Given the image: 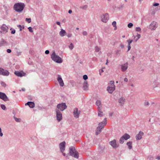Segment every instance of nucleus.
<instances>
[{"label": "nucleus", "instance_id": "f257e3e1", "mask_svg": "<svg viewBox=\"0 0 160 160\" xmlns=\"http://www.w3.org/2000/svg\"><path fill=\"white\" fill-rule=\"evenodd\" d=\"M25 7V4L23 3H15L13 6V9L18 12H21L23 10Z\"/></svg>", "mask_w": 160, "mask_h": 160}, {"label": "nucleus", "instance_id": "f03ea898", "mask_svg": "<svg viewBox=\"0 0 160 160\" xmlns=\"http://www.w3.org/2000/svg\"><path fill=\"white\" fill-rule=\"evenodd\" d=\"M51 58L53 61L57 63H61L62 62V59L58 56L56 55L54 52L51 55Z\"/></svg>", "mask_w": 160, "mask_h": 160}, {"label": "nucleus", "instance_id": "7ed1b4c3", "mask_svg": "<svg viewBox=\"0 0 160 160\" xmlns=\"http://www.w3.org/2000/svg\"><path fill=\"white\" fill-rule=\"evenodd\" d=\"M69 153L70 155L75 158H78L79 157L78 153L74 147H70L69 148Z\"/></svg>", "mask_w": 160, "mask_h": 160}, {"label": "nucleus", "instance_id": "20e7f679", "mask_svg": "<svg viewBox=\"0 0 160 160\" xmlns=\"http://www.w3.org/2000/svg\"><path fill=\"white\" fill-rule=\"evenodd\" d=\"M67 106L65 103L62 102L58 104L57 106V108L56 109H58L60 111H62L66 109Z\"/></svg>", "mask_w": 160, "mask_h": 160}, {"label": "nucleus", "instance_id": "39448f33", "mask_svg": "<svg viewBox=\"0 0 160 160\" xmlns=\"http://www.w3.org/2000/svg\"><path fill=\"white\" fill-rule=\"evenodd\" d=\"M57 120L58 122L60 121L62 119V114L61 111L58 109H56Z\"/></svg>", "mask_w": 160, "mask_h": 160}, {"label": "nucleus", "instance_id": "423d86ee", "mask_svg": "<svg viewBox=\"0 0 160 160\" xmlns=\"http://www.w3.org/2000/svg\"><path fill=\"white\" fill-rule=\"evenodd\" d=\"M0 99L2 100L5 102L9 100L5 93L1 92H0Z\"/></svg>", "mask_w": 160, "mask_h": 160}, {"label": "nucleus", "instance_id": "0eeeda50", "mask_svg": "<svg viewBox=\"0 0 160 160\" xmlns=\"http://www.w3.org/2000/svg\"><path fill=\"white\" fill-rule=\"evenodd\" d=\"M109 143L114 148H116L119 147V144L117 143L116 140L115 139L110 142Z\"/></svg>", "mask_w": 160, "mask_h": 160}, {"label": "nucleus", "instance_id": "6e6552de", "mask_svg": "<svg viewBox=\"0 0 160 160\" xmlns=\"http://www.w3.org/2000/svg\"><path fill=\"white\" fill-rule=\"evenodd\" d=\"M73 113L75 118H78L80 114V111L78 110L77 108H75L73 110Z\"/></svg>", "mask_w": 160, "mask_h": 160}, {"label": "nucleus", "instance_id": "1a4fd4ad", "mask_svg": "<svg viewBox=\"0 0 160 160\" xmlns=\"http://www.w3.org/2000/svg\"><path fill=\"white\" fill-rule=\"evenodd\" d=\"M158 24L157 22L153 21L149 26V28L151 30H155L157 27Z\"/></svg>", "mask_w": 160, "mask_h": 160}, {"label": "nucleus", "instance_id": "9d476101", "mask_svg": "<svg viewBox=\"0 0 160 160\" xmlns=\"http://www.w3.org/2000/svg\"><path fill=\"white\" fill-rule=\"evenodd\" d=\"M66 142L64 141L59 144V146L60 151L62 152H64L65 148Z\"/></svg>", "mask_w": 160, "mask_h": 160}, {"label": "nucleus", "instance_id": "9b49d317", "mask_svg": "<svg viewBox=\"0 0 160 160\" xmlns=\"http://www.w3.org/2000/svg\"><path fill=\"white\" fill-rule=\"evenodd\" d=\"M0 74L3 76H8L9 74V72L7 70L0 68Z\"/></svg>", "mask_w": 160, "mask_h": 160}, {"label": "nucleus", "instance_id": "f8f14e48", "mask_svg": "<svg viewBox=\"0 0 160 160\" xmlns=\"http://www.w3.org/2000/svg\"><path fill=\"white\" fill-rule=\"evenodd\" d=\"M102 21L104 22H106L109 19V15L108 13L103 14L102 17Z\"/></svg>", "mask_w": 160, "mask_h": 160}, {"label": "nucleus", "instance_id": "ddd939ff", "mask_svg": "<svg viewBox=\"0 0 160 160\" xmlns=\"http://www.w3.org/2000/svg\"><path fill=\"white\" fill-rule=\"evenodd\" d=\"M128 63L127 62L121 65V69L122 72H124L126 71L128 68Z\"/></svg>", "mask_w": 160, "mask_h": 160}, {"label": "nucleus", "instance_id": "4468645a", "mask_svg": "<svg viewBox=\"0 0 160 160\" xmlns=\"http://www.w3.org/2000/svg\"><path fill=\"white\" fill-rule=\"evenodd\" d=\"M107 121V118H105L103 120V122H101L99 123L98 127L101 129H102L104 128V126L106 124Z\"/></svg>", "mask_w": 160, "mask_h": 160}, {"label": "nucleus", "instance_id": "2eb2a0df", "mask_svg": "<svg viewBox=\"0 0 160 160\" xmlns=\"http://www.w3.org/2000/svg\"><path fill=\"white\" fill-rule=\"evenodd\" d=\"M57 80L60 86L61 87H63L64 85V83L61 75H58Z\"/></svg>", "mask_w": 160, "mask_h": 160}, {"label": "nucleus", "instance_id": "dca6fc26", "mask_svg": "<svg viewBox=\"0 0 160 160\" xmlns=\"http://www.w3.org/2000/svg\"><path fill=\"white\" fill-rule=\"evenodd\" d=\"M14 74L17 76L22 77L25 75L26 74L22 71H15L14 72Z\"/></svg>", "mask_w": 160, "mask_h": 160}, {"label": "nucleus", "instance_id": "f3484780", "mask_svg": "<svg viewBox=\"0 0 160 160\" xmlns=\"http://www.w3.org/2000/svg\"><path fill=\"white\" fill-rule=\"evenodd\" d=\"M115 86L113 85V86H108L107 88V90L110 93H112V92L115 90Z\"/></svg>", "mask_w": 160, "mask_h": 160}, {"label": "nucleus", "instance_id": "a211bd4d", "mask_svg": "<svg viewBox=\"0 0 160 160\" xmlns=\"http://www.w3.org/2000/svg\"><path fill=\"white\" fill-rule=\"evenodd\" d=\"M143 133L142 132L140 131L138 134H137L136 136V138L137 140L141 139L142 138V136L143 135Z\"/></svg>", "mask_w": 160, "mask_h": 160}, {"label": "nucleus", "instance_id": "6ab92c4d", "mask_svg": "<svg viewBox=\"0 0 160 160\" xmlns=\"http://www.w3.org/2000/svg\"><path fill=\"white\" fill-rule=\"evenodd\" d=\"M8 28L4 24L2 25L1 27V29L2 31H1V33H3V32H8Z\"/></svg>", "mask_w": 160, "mask_h": 160}, {"label": "nucleus", "instance_id": "aec40b11", "mask_svg": "<svg viewBox=\"0 0 160 160\" xmlns=\"http://www.w3.org/2000/svg\"><path fill=\"white\" fill-rule=\"evenodd\" d=\"M125 99L123 97H121L118 99V102L121 104V106H122L124 104Z\"/></svg>", "mask_w": 160, "mask_h": 160}, {"label": "nucleus", "instance_id": "412c9836", "mask_svg": "<svg viewBox=\"0 0 160 160\" xmlns=\"http://www.w3.org/2000/svg\"><path fill=\"white\" fill-rule=\"evenodd\" d=\"M26 105L29 106L30 108H33L35 106V104L33 102H28L25 104Z\"/></svg>", "mask_w": 160, "mask_h": 160}, {"label": "nucleus", "instance_id": "4be33fe9", "mask_svg": "<svg viewBox=\"0 0 160 160\" xmlns=\"http://www.w3.org/2000/svg\"><path fill=\"white\" fill-rule=\"evenodd\" d=\"M98 116L99 117H101L103 116V113L102 111L101 108L99 107H98Z\"/></svg>", "mask_w": 160, "mask_h": 160}, {"label": "nucleus", "instance_id": "5701e85b", "mask_svg": "<svg viewBox=\"0 0 160 160\" xmlns=\"http://www.w3.org/2000/svg\"><path fill=\"white\" fill-rule=\"evenodd\" d=\"M59 35L61 37H63L66 35V32L65 30L62 29H61V31L59 32Z\"/></svg>", "mask_w": 160, "mask_h": 160}, {"label": "nucleus", "instance_id": "b1692460", "mask_svg": "<svg viewBox=\"0 0 160 160\" xmlns=\"http://www.w3.org/2000/svg\"><path fill=\"white\" fill-rule=\"evenodd\" d=\"M122 137L123 138V139H124V140H126L128 139L130 137V136L127 133H125L122 136Z\"/></svg>", "mask_w": 160, "mask_h": 160}, {"label": "nucleus", "instance_id": "393cba45", "mask_svg": "<svg viewBox=\"0 0 160 160\" xmlns=\"http://www.w3.org/2000/svg\"><path fill=\"white\" fill-rule=\"evenodd\" d=\"M88 87V85L87 81H85L83 84V88L84 90H87Z\"/></svg>", "mask_w": 160, "mask_h": 160}, {"label": "nucleus", "instance_id": "a878e982", "mask_svg": "<svg viewBox=\"0 0 160 160\" xmlns=\"http://www.w3.org/2000/svg\"><path fill=\"white\" fill-rule=\"evenodd\" d=\"M102 129H101L100 128L98 127L97 128L96 130L95 134L96 135H98L101 132L102 130Z\"/></svg>", "mask_w": 160, "mask_h": 160}, {"label": "nucleus", "instance_id": "bb28decb", "mask_svg": "<svg viewBox=\"0 0 160 160\" xmlns=\"http://www.w3.org/2000/svg\"><path fill=\"white\" fill-rule=\"evenodd\" d=\"M132 141H129L127 143V145L128 147V148L129 149H131L132 148Z\"/></svg>", "mask_w": 160, "mask_h": 160}, {"label": "nucleus", "instance_id": "cd10ccee", "mask_svg": "<svg viewBox=\"0 0 160 160\" xmlns=\"http://www.w3.org/2000/svg\"><path fill=\"white\" fill-rule=\"evenodd\" d=\"M88 8V6L87 5H84L83 6H82L80 7V8L82 9L83 10H85Z\"/></svg>", "mask_w": 160, "mask_h": 160}, {"label": "nucleus", "instance_id": "c85d7f7f", "mask_svg": "<svg viewBox=\"0 0 160 160\" xmlns=\"http://www.w3.org/2000/svg\"><path fill=\"white\" fill-rule=\"evenodd\" d=\"M0 83H1V84L2 85V87H3L5 88L6 87L7 85L5 82H4L3 81H1Z\"/></svg>", "mask_w": 160, "mask_h": 160}, {"label": "nucleus", "instance_id": "c756f323", "mask_svg": "<svg viewBox=\"0 0 160 160\" xmlns=\"http://www.w3.org/2000/svg\"><path fill=\"white\" fill-rule=\"evenodd\" d=\"M96 104L98 107L101 105V102L100 100H98L96 102Z\"/></svg>", "mask_w": 160, "mask_h": 160}, {"label": "nucleus", "instance_id": "7c9ffc66", "mask_svg": "<svg viewBox=\"0 0 160 160\" xmlns=\"http://www.w3.org/2000/svg\"><path fill=\"white\" fill-rule=\"evenodd\" d=\"M14 118L15 121L17 122H20L21 121V119L20 118H18L14 116Z\"/></svg>", "mask_w": 160, "mask_h": 160}, {"label": "nucleus", "instance_id": "2f4dec72", "mask_svg": "<svg viewBox=\"0 0 160 160\" xmlns=\"http://www.w3.org/2000/svg\"><path fill=\"white\" fill-rule=\"evenodd\" d=\"M124 139L122 136L119 139V142L121 144H122L124 142Z\"/></svg>", "mask_w": 160, "mask_h": 160}, {"label": "nucleus", "instance_id": "473e14b6", "mask_svg": "<svg viewBox=\"0 0 160 160\" xmlns=\"http://www.w3.org/2000/svg\"><path fill=\"white\" fill-rule=\"evenodd\" d=\"M100 50V48L98 46H96L95 48V50L96 52H99Z\"/></svg>", "mask_w": 160, "mask_h": 160}, {"label": "nucleus", "instance_id": "72a5a7b5", "mask_svg": "<svg viewBox=\"0 0 160 160\" xmlns=\"http://www.w3.org/2000/svg\"><path fill=\"white\" fill-rule=\"evenodd\" d=\"M22 52L19 49H18L16 51L17 55L18 56L21 55Z\"/></svg>", "mask_w": 160, "mask_h": 160}, {"label": "nucleus", "instance_id": "f704fd0d", "mask_svg": "<svg viewBox=\"0 0 160 160\" xmlns=\"http://www.w3.org/2000/svg\"><path fill=\"white\" fill-rule=\"evenodd\" d=\"M112 25L115 28L114 30H116L117 29L116 27V21H113L112 22Z\"/></svg>", "mask_w": 160, "mask_h": 160}, {"label": "nucleus", "instance_id": "c9c22d12", "mask_svg": "<svg viewBox=\"0 0 160 160\" xmlns=\"http://www.w3.org/2000/svg\"><path fill=\"white\" fill-rule=\"evenodd\" d=\"M124 7V4H122L118 6V8L119 10H122L123 9Z\"/></svg>", "mask_w": 160, "mask_h": 160}, {"label": "nucleus", "instance_id": "e433bc0d", "mask_svg": "<svg viewBox=\"0 0 160 160\" xmlns=\"http://www.w3.org/2000/svg\"><path fill=\"white\" fill-rule=\"evenodd\" d=\"M74 46L73 44L72 43H71L70 45L69 46V48L70 49L72 50Z\"/></svg>", "mask_w": 160, "mask_h": 160}, {"label": "nucleus", "instance_id": "4c0bfd02", "mask_svg": "<svg viewBox=\"0 0 160 160\" xmlns=\"http://www.w3.org/2000/svg\"><path fill=\"white\" fill-rule=\"evenodd\" d=\"M135 30L137 32H141V29L140 27H136L135 29Z\"/></svg>", "mask_w": 160, "mask_h": 160}, {"label": "nucleus", "instance_id": "58836bf2", "mask_svg": "<svg viewBox=\"0 0 160 160\" xmlns=\"http://www.w3.org/2000/svg\"><path fill=\"white\" fill-rule=\"evenodd\" d=\"M133 26V24L131 22L129 23L128 25V27L129 28H132V27Z\"/></svg>", "mask_w": 160, "mask_h": 160}, {"label": "nucleus", "instance_id": "ea45409f", "mask_svg": "<svg viewBox=\"0 0 160 160\" xmlns=\"http://www.w3.org/2000/svg\"><path fill=\"white\" fill-rule=\"evenodd\" d=\"M121 50H117L116 52V54L117 55H119L120 54Z\"/></svg>", "mask_w": 160, "mask_h": 160}, {"label": "nucleus", "instance_id": "a19ab883", "mask_svg": "<svg viewBox=\"0 0 160 160\" xmlns=\"http://www.w3.org/2000/svg\"><path fill=\"white\" fill-rule=\"evenodd\" d=\"M136 37H137V39L136 40L135 42H137L138 40L141 37V35L139 34H138Z\"/></svg>", "mask_w": 160, "mask_h": 160}, {"label": "nucleus", "instance_id": "79ce46f5", "mask_svg": "<svg viewBox=\"0 0 160 160\" xmlns=\"http://www.w3.org/2000/svg\"><path fill=\"white\" fill-rule=\"evenodd\" d=\"M127 41L128 42V45H130L132 42L133 40H132L129 39L128 40H127Z\"/></svg>", "mask_w": 160, "mask_h": 160}, {"label": "nucleus", "instance_id": "37998d69", "mask_svg": "<svg viewBox=\"0 0 160 160\" xmlns=\"http://www.w3.org/2000/svg\"><path fill=\"white\" fill-rule=\"evenodd\" d=\"M26 21L28 23H29L31 22V19L30 18H27L26 19Z\"/></svg>", "mask_w": 160, "mask_h": 160}, {"label": "nucleus", "instance_id": "c03bdc74", "mask_svg": "<svg viewBox=\"0 0 160 160\" xmlns=\"http://www.w3.org/2000/svg\"><path fill=\"white\" fill-rule=\"evenodd\" d=\"M153 157L151 156H149L148 158V160H153Z\"/></svg>", "mask_w": 160, "mask_h": 160}, {"label": "nucleus", "instance_id": "a18cd8bd", "mask_svg": "<svg viewBox=\"0 0 160 160\" xmlns=\"http://www.w3.org/2000/svg\"><path fill=\"white\" fill-rule=\"evenodd\" d=\"M1 107L2 110H5L6 109V107L3 104H1Z\"/></svg>", "mask_w": 160, "mask_h": 160}, {"label": "nucleus", "instance_id": "49530a36", "mask_svg": "<svg viewBox=\"0 0 160 160\" xmlns=\"http://www.w3.org/2000/svg\"><path fill=\"white\" fill-rule=\"evenodd\" d=\"M83 79L85 80H86L88 78V77L86 75H84L83 76Z\"/></svg>", "mask_w": 160, "mask_h": 160}, {"label": "nucleus", "instance_id": "de8ad7c7", "mask_svg": "<svg viewBox=\"0 0 160 160\" xmlns=\"http://www.w3.org/2000/svg\"><path fill=\"white\" fill-rule=\"evenodd\" d=\"M28 29L29 31L30 32H33V31L32 29V28L31 27H29L28 28Z\"/></svg>", "mask_w": 160, "mask_h": 160}, {"label": "nucleus", "instance_id": "09e8293b", "mask_svg": "<svg viewBox=\"0 0 160 160\" xmlns=\"http://www.w3.org/2000/svg\"><path fill=\"white\" fill-rule=\"evenodd\" d=\"M110 83L112 86H113V85H114V82L113 81H110Z\"/></svg>", "mask_w": 160, "mask_h": 160}, {"label": "nucleus", "instance_id": "8fccbe9b", "mask_svg": "<svg viewBox=\"0 0 160 160\" xmlns=\"http://www.w3.org/2000/svg\"><path fill=\"white\" fill-rule=\"evenodd\" d=\"M159 5V4L158 3H154L153 4V6L154 7H157Z\"/></svg>", "mask_w": 160, "mask_h": 160}, {"label": "nucleus", "instance_id": "3c124183", "mask_svg": "<svg viewBox=\"0 0 160 160\" xmlns=\"http://www.w3.org/2000/svg\"><path fill=\"white\" fill-rule=\"evenodd\" d=\"M20 29V31H21L22 30V26L21 25H19L17 26Z\"/></svg>", "mask_w": 160, "mask_h": 160}, {"label": "nucleus", "instance_id": "603ef678", "mask_svg": "<svg viewBox=\"0 0 160 160\" xmlns=\"http://www.w3.org/2000/svg\"><path fill=\"white\" fill-rule=\"evenodd\" d=\"M67 37L68 38H70L72 36V34L71 33H68L67 35Z\"/></svg>", "mask_w": 160, "mask_h": 160}, {"label": "nucleus", "instance_id": "864d4df0", "mask_svg": "<svg viewBox=\"0 0 160 160\" xmlns=\"http://www.w3.org/2000/svg\"><path fill=\"white\" fill-rule=\"evenodd\" d=\"M82 34L84 36H86L87 34V33L86 31H84L82 32Z\"/></svg>", "mask_w": 160, "mask_h": 160}, {"label": "nucleus", "instance_id": "5fc2aeb1", "mask_svg": "<svg viewBox=\"0 0 160 160\" xmlns=\"http://www.w3.org/2000/svg\"><path fill=\"white\" fill-rule=\"evenodd\" d=\"M128 51H129V50H130L131 48L130 45H128Z\"/></svg>", "mask_w": 160, "mask_h": 160}, {"label": "nucleus", "instance_id": "6e6d98bb", "mask_svg": "<svg viewBox=\"0 0 160 160\" xmlns=\"http://www.w3.org/2000/svg\"><path fill=\"white\" fill-rule=\"evenodd\" d=\"M15 32H16V31L15 29H13L12 31H11V33L12 34H14V33H15Z\"/></svg>", "mask_w": 160, "mask_h": 160}, {"label": "nucleus", "instance_id": "4d7b16f0", "mask_svg": "<svg viewBox=\"0 0 160 160\" xmlns=\"http://www.w3.org/2000/svg\"><path fill=\"white\" fill-rule=\"evenodd\" d=\"M144 105L145 106H148L149 105V102L148 101L145 102L144 103Z\"/></svg>", "mask_w": 160, "mask_h": 160}, {"label": "nucleus", "instance_id": "13d9d810", "mask_svg": "<svg viewBox=\"0 0 160 160\" xmlns=\"http://www.w3.org/2000/svg\"><path fill=\"white\" fill-rule=\"evenodd\" d=\"M7 52L8 53H10L11 52V50L10 49H8L7 50Z\"/></svg>", "mask_w": 160, "mask_h": 160}, {"label": "nucleus", "instance_id": "bf43d9fd", "mask_svg": "<svg viewBox=\"0 0 160 160\" xmlns=\"http://www.w3.org/2000/svg\"><path fill=\"white\" fill-rule=\"evenodd\" d=\"M45 53L46 54H48L49 53V51L48 50H46L45 51Z\"/></svg>", "mask_w": 160, "mask_h": 160}, {"label": "nucleus", "instance_id": "052dcab7", "mask_svg": "<svg viewBox=\"0 0 160 160\" xmlns=\"http://www.w3.org/2000/svg\"><path fill=\"white\" fill-rule=\"evenodd\" d=\"M124 81L126 82H127L128 81V79L127 78H125L124 79Z\"/></svg>", "mask_w": 160, "mask_h": 160}, {"label": "nucleus", "instance_id": "680f3d73", "mask_svg": "<svg viewBox=\"0 0 160 160\" xmlns=\"http://www.w3.org/2000/svg\"><path fill=\"white\" fill-rule=\"evenodd\" d=\"M120 46L121 47V48H123L124 47V45L122 44H121L120 45Z\"/></svg>", "mask_w": 160, "mask_h": 160}, {"label": "nucleus", "instance_id": "e2e57ef3", "mask_svg": "<svg viewBox=\"0 0 160 160\" xmlns=\"http://www.w3.org/2000/svg\"><path fill=\"white\" fill-rule=\"evenodd\" d=\"M99 72H100L99 74H100V75H101V72H104V71L102 69L101 70V72L100 71V70H99Z\"/></svg>", "mask_w": 160, "mask_h": 160}, {"label": "nucleus", "instance_id": "0e129e2a", "mask_svg": "<svg viewBox=\"0 0 160 160\" xmlns=\"http://www.w3.org/2000/svg\"><path fill=\"white\" fill-rule=\"evenodd\" d=\"M156 159H158V160H160V156H158L156 158Z\"/></svg>", "mask_w": 160, "mask_h": 160}, {"label": "nucleus", "instance_id": "69168bd1", "mask_svg": "<svg viewBox=\"0 0 160 160\" xmlns=\"http://www.w3.org/2000/svg\"><path fill=\"white\" fill-rule=\"evenodd\" d=\"M3 133L2 132V130H1V131L0 132V136L1 137H2L3 136Z\"/></svg>", "mask_w": 160, "mask_h": 160}, {"label": "nucleus", "instance_id": "338daca9", "mask_svg": "<svg viewBox=\"0 0 160 160\" xmlns=\"http://www.w3.org/2000/svg\"><path fill=\"white\" fill-rule=\"evenodd\" d=\"M68 12L69 14H71L72 13V11L71 10H69L68 11Z\"/></svg>", "mask_w": 160, "mask_h": 160}, {"label": "nucleus", "instance_id": "774afa93", "mask_svg": "<svg viewBox=\"0 0 160 160\" xmlns=\"http://www.w3.org/2000/svg\"><path fill=\"white\" fill-rule=\"evenodd\" d=\"M56 23H57L58 25H59V26H60V22H56Z\"/></svg>", "mask_w": 160, "mask_h": 160}]
</instances>
